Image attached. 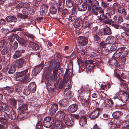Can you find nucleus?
Instances as JSON below:
<instances>
[{
    "mask_svg": "<svg viewBox=\"0 0 129 129\" xmlns=\"http://www.w3.org/2000/svg\"><path fill=\"white\" fill-rule=\"evenodd\" d=\"M68 73H67V72L65 73L63 77V80L61 84L59 86L60 88H63L64 90V94L67 97L68 99H70L73 95V94L71 92L67 91L68 89L70 88L71 87V80L69 78V76Z\"/></svg>",
    "mask_w": 129,
    "mask_h": 129,
    "instance_id": "1",
    "label": "nucleus"
},
{
    "mask_svg": "<svg viewBox=\"0 0 129 129\" xmlns=\"http://www.w3.org/2000/svg\"><path fill=\"white\" fill-rule=\"evenodd\" d=\"M28 69H26L21 72L17 73L16 74V80L24 82H29L31 80L29 78L30 75L26 74L28 72Z\"/></svg>",
    "mask_w": 129,
    "mask_h": 129,
    "instance_id": "2",
    "label": "nucleus"
},
{
    "mask_svg": "<svg viewBox=\"0 0 129 129\" xmlns=\"http://www.w3.org/2000/svg\"><path fill=\"white\" fill-rule=\"evenodd\" d=\"M129 98V95L126 93L122 92L119 94L118 93H116V95L114 97V99H118L120 100L123 103H126L128 100Z\"/></svg>",
    "mask_w": 129,
    "mask_h": 129,
    "instance_id": "3",
    "label": "nucleus"
},
{
    "mask_svg": "<svg viewBox=\"0 0 129 129\" xmlns=\"http://www.w3.org/2000/svg\"><path fill=\"white\" fill-rule=\"evenodd\" d=\"M9 118V114L3 111V107L0 106V122L1 123L6 124L8 121L6 119Z\"/></svg>",
    "mask_w": 129,
    "mask_h": 129,
    "instance_id": "4",
    "label": "nucleus"
},
{
    "mask_svg": "<svg viewBox=\"0 0 129 129\" xmlns=\"http://www.w3.org/2000/svg\"><path fill=\"white\" fill-rule=\"evenodd\" d=\"M25 62V59L22 58H21L15 60L14 61V64L16 68L20 69L23 67Z\"/></svg>",
    "mask_w": 129,
    "mask_h": 129,
    "instance_id": "5",
    "label": "nucleus"
},
{
    "mask_svg": "<svg viewBox=\"0 0 129 129\" xmlns=\"http://www.w3.org/2000/svg\"><path fill=\"white\" fill-rule=\"evenodd\" d=\"M54 123L53 120L52 118L50 117H47L44 119L43 125L44 126L47 128L50 127Z\"/></svg>",
    "mask_w": 129,
    "mask_h": 129,
    "instance_id": "6",
    "label": "nucleus"
},
{
    "mask_svg": "<svg viewBox=\"0 0 129 129\" xmlns=\"http://www.w3.org/2000/svg\"><path fill=\"white\" fill-rule=\"evenodd\" d=\"M0 90L5 96H7L9 95V94L13 93L14 89L12 87L6 86L3 88H0Z\"/></svg>",
    "mask_w": 129,
    "mask_h": 129,
    "instance_id": "7",
    "label": "nucleus"
},
{
    "mask_svg": "<svg viewBox=\"0 0 129 129\" xmlns=\"http://www.w3.org/2000/svg\"><path fill=\"white\" fill-rule=\"evenodd\" d=\"M44 62H42L40 64L36 66L33 72V73L35 74L34 75L35 76L39 73L41 70L43 68Z\"/></svg>",
    "mask_w": 129,
    "mask_h": 129,
    "instance_id": "8",
    "label": "nucleus"
},
{
    "mask_svg": "<svg viewBox=\"0 0 129 129\" xmlns=\"http://www.w3.org/2000/svg\"><path fill=\"white\" fill-rule=\"evenodd\" d=\"M78 40L79 44L83 46L86 45L88 42L87 39L83 37H78Z\"/></svg>",
    "mask_w": 129,
    "mask_h": 129,
    "instance_id": "9",
    "label": "nucleus"
},
{
    "mask_svg": "<svg viewBox=\"0 0 129 129\" xmlns=\"http://www.w3.org/2000/svg\"><path fill=\"white\" fill-rule=\"evenodd\" d=\"M99 111L98 108L94 110L90 114L89 117L91 119H94L97 117L99 115Z\"/></svg>",
    "mask_w": 129,
    "mask_h": 129,
    "instance_id": "10",
    "label": "nucleus"
},
{
    "mask_svg": "<svg viewBox=\"0 0 129 129\" xmlns=\"http://www.w3.org/2000/svg\"><path fill=\"white\" fill-rule=\"evenodd\" d=\"M78 106L75 104H72L69 106L68 109V112L70 113H73L76 112Z\"/></svg>",
    "mask_w": 129,
    "mask_h": 129,
    "instance_id": "11",
    "label": "nucleus"
},
{
    "mask_svg": "<svg viewBox=\"0 0 129 129\" xmlns=\"http://www.w3.org/2000/svg\"><path fill=\"white\" fill-rule=\"evenodd\" d=\"M40 10L41 14L44 15L47 13L48 10V7L45 5H43L41 7Z\"/></svg>",
    "mask_w": 129,
    "mask_h": 129,
    "instance_id": "12",
    "label": "nucleus"
},
{
    "mask_svg": "<svg viewBox=\"0 0 129 129\" xmlns=\"http://www.w3.org/2000/svg\"><path fill=\"white\" fill-rule=\"evenodd\" d=\"M30 6V5L29 3L25 2H23L18 4L16 7L17 8L19 9L22 8H28Z\"/></svg>",
    "mask_w": 129,
    "mask_h": 129,
    "instance_id": "13",
    "label": "nucleus"
},
{
    "mask_svg": "<svg viewBox=\"0 0 129 129\" xmlns=\"http://www.w3.org/2000/svg\"><path fill=\"white\" fill-rule=\"evenodd\" d=\"M66 114L64 112L61 111H59L56 114L55 117L58 119L59 120L60 119H62L64 118Z\"/></svg>",
    "mask_w": 129,
    "mask_h": 129,
    "instance_id": "14",
    "label": "nucleus"
},
{
    "mask_svg": "<svg viewBox=\"0 0 129 129\" xmlns=\"http://www.w3.org/2000/svg\"><path fill=\"white\" fill-rule=\"evenodd\" d=\"M65 0H58L57 2L55 3V4L58 8V10L61 11V8L64 7Z\"/></svg>",
    "mask_w": 129,
    "mask_h": 129,
    "instance_id": "15",
    "label": "nucleus"
},
{
    "mask_svg": "<svg viewBox=\"0 0 129 129\" xmlns=\"http://www.w3.org/2000/svg\"><path fill=\"white\" fill-rule=\"evenodd\" d=\"M58 105L55 104H54L51 106L49 110L51 114H53L55 113L56 111L58 110Z\"/></svg>",
    "mask_w": 129,
    "mask_h": 129,
    "instance_id": "16",
    "label": "nucleus"
},
{
    "mask_svg": "<svg viewBox=\"0 0 129 129\" xmlns=\"http://www.w3.org/2000/svg\"><path fill=\"white\" fill-rule=\"evenodd\" d=\"M8 103L14 108H15L17 105V101L14 99L11 98L8 99Z\"/></svg>",
    "mask_w": 129,
    "mask_h": 129,
    "instance_id": "17",
    "label": "nucleus"
},
{
    "mask_svg": "<svg viewBox=\"0 0 129 129\" xmlns=\"http://www.w3.org/2000/svg\"><path fill=\"white\" fill-rule=\"evenodd\" d=\"M5 19L8 22H16L17 20L16 17L12 16H8Z\"/></svg>",
    "mask_w": 129,
    "mask_h": 129,
    "instance_id": "18",
    "label": "nucleus"
},
{
    "mask_svg": "<svg viewBox=\"0 0 129 129\" xmlns=\"http://www.w3.org/2000/svg\"><path fill=\"white\" fill-rule=\"evenodd\" d=\"M113 19L116 23H119L123 21V19L121 17L118 15H115L113 17Z\"/></svg>",
    "mask_w": 129,
    "mask_h": 129,
    "instance_id": "19",
    "label": "nucleus"
},
{
    "mask_svg": "<svg viewBox=\"0 0 129 129\" xmlns=\"http://www.w3.org/2000/svg\"><path fill=\"white\" fill-rule=\"evenodd\" d=\"M79 124L80 125L83 126L86 124V118L84 116H81L79 120Z\"/></svg>",
    "mask_w": 129,
    "mask_h": 129,
    "instance_id": "20",
    "label": "nucleus"
},
{
    "mask_svg": "<svg viewBox=\"0 0 129 129\" xmlns=\"http://www.w3.org/2000/svg\"><path fill=\"white\" fill-rule=\"evenodd\" d=\"M36 87L35 83L34 82L30 83L28 86V89L31 90V92H34L36 90Z\"/></svg>",
    "mask_w": 129,
    "mask_h": 129,
    "instance_id": "21",
    "label": "nucleus"
},
{
    "mask_svg": "<svg viewBox=\"0 0 129 129\" xmlns=\"http://www.w3.org/2000/svg\"><path fill=\"white\" fill-rule=\"evenodd\" d=\"M104 34L107 35H110L111 33L110 29L108 27H105L102 29Z\"/></svg>",
    "mask_w": 129,
    "mask_h": 129,
    "instance_id": "22",
    "label": "nucleus"
},
{
    "mask_svg": "<svg viewBox=\"0 0 129 129\" xmlns=\"http://www.w3.org/2000/svg\"><path fill=\"white\" fill-rule=\"evenodd\" d=\"M9 118L7 119L10 118L13 120H15L17 117L16 112L13 110H12L11 111L10 116H9ZM6 119L7 120V119Z\"/></svg>",
    "mask_w": 129,
    "mask_h": 129,
    "instance_id": "23",
    "label": "nucleus"
},
{
    "mask_svg": "<svg viewBox=\"0 0 129 129\" xmlns=\"http://www.w3.org/2000/svg\"><path fill=\"white\" fill-rule=\"evenodd\" d=\"M29 44L31 47L34 50H37L39 48V45L36 43L30 42L29 43Z\"/></svg>",
    "mask_w": 129,
    "mask_h": 129,
    "instance_id": "24",
    "label": "nucleus"
},
{
    "mask_svg": "<svg viewBox=\"0 0 129 129\" xmlns=\"http://www.w3.org/2000/svg\"><path fill=\"white\" fill-rule=\"evenodd\" d=\"M86 6L84 5L80 4H78L77 6V9L79 11H83L87 9Z\"/></svg>",
    "mask_w": 129,
    "mask_h": 129,
    "instance_id": "25",
    "label": "nucleus"
},
{
    "mask_svg": "<svg viewBox=\"0 0 129 129\" xmlns=\"http://www.w3.org/2000/svg\"><path fill=\"white\" fill-rule=\"evenodd\" d=\"M117 7L119 13L123 15L124 16L126 15V12L124 8L120 6L119 7L118 6H117Z\"/></svg>",
    "mask_w": 129,
    "mask_h": 129,
    "instance_id": "26",
    "label": "nucleus"
},
{
    "mask_svg": "<svg viewBox=\"0 0 129 129\" xmlns=\"http://www.w3.org/2000/svg\"><path fill=\"white\" fill-rule=\"evenodd\" d=\"M58 103L60 106L64 107L67 106V101L66 99L61 100Z\"/></svg>",
    "mask_w": 129,
    "mask_h": 129,
    "instance_id": "27",
    "label": "nucleus"
},
{
    "mask_svg": "<svg viewBox=\"0 0 129 129\" xmlns=\"http://www.w3.org/2000/svg\"><path fill=\"white\" fill-rule=\"evenodd\" d=\"M125 48L124 47H122L121 48H119L117 50V52H118L121 55V53H124V51H125ZM123 54H124V56H126L127 54V53L126 52L125 53H123Z\"/></svg>",
    "mask_w": 129,
    "mask_h": 129,
    "instance_id": "28",
    "label": "nucleus"
},
{
    "mask_svg": "<svg viewBox=\"0 0 129 129\" xmlns=\"http://www.w3.org/2000/svg\"><path fill=\"white\" fill-rule=\"evenodd\" d=\"M121 112L120 111H116L114 112L112 114L113 117L115 119L118 118L121 115Z\"/></svg>",
    "mask_w": 129,
    "mask_h": 129,
    "instance_id": "29",
    "label": "nucleus"
},
{
    "mask_svg": "<svg viewBox=\"0 0 129 129\" xmlns=\"http://www.w3.org/2000/svg\"><path fill=\"white\" fill-rule=\"evenodd\" d=\"M58 71L57 69H54L53 71V74L52 76V78L53 81H55L57 79V74Z\"/></svg>",
    "mask_w": 129,
    "mask_h": 129,
    "instance_id": "30",
    "label": "nucleus"
},
{
    "mask_svg": "<svg viewBox=\"0 0 129 129\" xmlns=\"http://www.w3.org/2000/svg\"><path fill=\"white\" fill-rule=\"evenodd\" d=\"M62 122L60 121V120H58V121L55 122V126L57 128L59 129H61L62 127Z\"/></svg>",
    "mask_w": 129,
    "mask_h": 129,
    "instance_id": "31",
    "label": "nucleus"
},
{
    "mask_svg": "<svg viewBox=\"0 0 129 129\" xmlns=\"http://www.w3.org/2000/svg\"><path fill=\"white\" fill-rule=\"evenodd\" d=\"M122 129H129V121H126L123 123L122 126Z\"/></svg>",
    "mask_w": 129,
    "mask_h": 129,
    "instance_id": "32",
    "label": "nucleus"
},
{
    "mask_svg": "<svg viewBox=\"0 0 129 129\" xmlns=\"http://www.w3.org/2000/svg\"><path fill=\"white\" fill-rule=\"evenodd\" d=\"M21 54L20 51L19 50H17L15 51L12 57L13 58L15 59L19 58Z\"/></svg>",
    "mask_w": 129,
    "mask_h": 129,
    "instance_id": "33",
    "label": "nucleus"
},
{
    "mask_svg": "<svg viewBox=\"0 0 129 129\" xmlns=\"http://www.w3.org/2000/svg\"><path fill=\"white\" fill-rule=\"evenodd\" d=\"M80 101L81 104L84 106H86L89 105V102L87 100H86L85 99L83 98L80 100Z\"/></svg>",
    "mask_w": 129,
    "mask_h": 129,
    "instance_id": "34",
    "label": "nucleus"
},
{
    "mask_svg": "<svg viewBox=\"0 0 129 129\" xmlns=\"http://www.w3.org/2000/svg\"><path fill=\"white\" fill-rule=\"evenodd\" d=\"M94 9L97 12H99V13L101 14L104 13V10L100 6H95Z\"/></svg>",
    "mask_w": 129,
    "mask_h": 129,
    "instance_id": "35",
    "label": "nucleus"
},
{
    "mask_svg": "<svg viewBox=\"0 0 129 129\" xmlns=\"http://www.w3.org/2000/svg\"><path fill=\"white\" fill-rule=\"evenodd\" d=\"M106 11L111 15L114 14L115 11L114 9L112 7H108L106 9Z\"/></svg>",
    "mask_w": 129,
    "mask_h": 129,
    "instance_id": "36",
    "label": "nucleus"
},
{
    "mask_svg": "<svg viewBox=\"0 0 129 129\" xmlns=\"http://www.w3.org/2000/svg\"><path fill=\"white\" fill-rule=\"evenodd\" d=\"M16 67L13 64L12 65L10 68V69L8 71V73L9 74H12L14 73L15 71Z\"/></svg>",
    "mask_w": 129,
    "mask_h": 129,
    "instance_id": "37",
    "label": "nucleus"
},
{
    "mask_svg": "<svg viewBox=\"0 0 129 129\" xmlns=\"http://www.w3.org/2000/svg\"><path fill=\"white\" fill-rule=\"evenodd\" d=\"M49 11L51 14H54L56 13L57 9L55 7L53 6H51L50 8Z\"/></svg>",
    "mask_w": 129,
    "mask_h": 129,
    "instance_id": "38",
    "label": "nucleus"
},
{
    "mask_svg": "<svg viewBox=\"0 0 129 129\" xmlns=\"http://www.w3.org/2000/svg\"><path fill=\"white\" fill-rule=\"evenodd\" d=\"M107 103V106L109 107H112L113 105V102L111 100L109 99H107L105 101Z\"/></svg>",
    "mask_w": 129,
    "mask_h": 129,
    "instance_id": "39",
    "label": "nucleus"
},
{
    "mask_svg": "<svg viewBox=\"0 0 129 129\" xmlns=\"http://www.w3.org/2000/svg\"><path fill=\"white\" fill-rule=\"evenodd\" d=\"M27 105L26 104H24L20 106L19 107V110L21 111H23L25 110H26L27 109Z\"/></svg>",
    "mask_w": 129,
    "mask_h": 129,
    "instance_id": "40",
    "label": "nucleus"
},
{
    "mask_svg": "<svg viewBox=\"0 0 129 129\" xmlns=\"http://www.w3.org/2000/svg\"><path fill=\"white\" fill-rule=\"evenodd\" d=\"M30 92H31V90L28 89V88L24 89L23 93L24 95H29Z\"/></svg>",
    "mask_w": 129,
    "mask_h": 129,
    "instance_id": "41",
    "label": "nucleus"
},
{
    "mask_svg": "<svg viewBox=\"0 0 129 129\" xmlns=\"http://www.w3.org/2000/svg\"><path fill=\"white\" fill-rule=\"evenodd\" d=\"M25 8V9H23L22 10V13L23 14L28 13L31 10V9L29 8V7Z\"/></svg>",
    "mask_w": 129,
    "mask_h": 129,
    "instance_id": "42",
    "label": "nucleus"
},
{
    "mask_svg": "<svg viewBox=\"0 0 129 129\" xmlns=\"http://www.w3.org/2000/svg\"><path fill=\"white\" fill-rule=\"evenodd\" d=\"M121 55L118 52H117L116 51L114 53L112 56V58L114 59L117 58H119Z\"/></svg>",
    "mask_w": 129,
    "mask_h": 129,
    "instance_id": "43",
    "label": "nucleus"
},
{
    "mask_svg": "<svg viewBox=\"0 0 129 129\" xmlns=\"http://www.w3.org/2000/svg\"><path fill=\"white\" fill-rule=\"evenodd\" d=\"M99 19L100 21H102L105 19H107L105 15L103 14L100 15V17H99Z\"/></svg>",
    "mask_w": 129,
    "mask_h": 129,
    "instance_id": "44",
    "label": "nucleus"
},
{
    "mask_svg": "<svg viewBox=\"0 0 129 129\" xmlns=\"http://www.w3.org/2000/svg\"><path fill=\"white\" fill-rule=\"evenodd\" d=\"M36 128V129H42V124L41 121H39L37 123Z\"/></svg>",
    "mask_w": 129,
    "mask_h": 129,
    "instance_id": "45",
    "label": "nucleus"
},
{
    "mask_svg": "<svg viewBox=\"0 0 129 129\" xmlns=\"http://www.w3.org/2000/svg\"><path fill=\"white\" fill-rule=\"evenodd\" d=\"M65 123L67 125L70 126H72L74 124L73 120L71 119L70 120H69L68 121L66 120L65 121Z\"/></svg>",
    "mask_w": 129,
    "mask_h": 129,
    "instance_id": "46",
    "label": "nucleus"
},
{
    "mask_svg": "<svg viewBox=\"0 0 129 129\" xmlns=\"http://www.w3.org/2000/svg\"><path fill=\"white\" fill-rule=\"evenodd\" d=\"M66 4L67 7L69 8L72 7L73 6L72 3L70 0H66Z\"/></svg>",
    "mask_w": 129,
    "mask_h": 129,
    "instance_id": "47",
    "label": "nucleus"
},
{
    "mask_svg": "<svg viewBox=\"0 0 129 129\" xmlns=\"http://www.w3.org/2000/svg\"><path fill=\"white\" fill-rule=\"evenodd\" d=\"M50 64L49 65V67L48 69L49 70H51L53 68L54 65L55 64V62L54 61L52 60L50 61Z\"/></svg>",
    "mask_w": 129,
    "mask_h": 129,
    "instance_id": "48",
    "label": "nucleus"
},
{
    "mask_svg": "<svg viewBox=\"0 0 129 129\" xmlns=\"http://www.w3.org/2000/svg\"><path fill=\"white\" fill-rule=\"evenodd\" d=\"M2 32L5 35H6L9 32V30L7 28H3L1 29Z\"/></svg>",
    "mask_w": 129,
    "mask_h": 129,
    "instance_id": "49",
    "label": "nucleus"
},
{
    "mask_svg": "<svg viewBox=\"0 0 129 129\" xmlns=\"http://www.w3.org/2000/svg\"><path fill=\"white\" fill-rule=\"evenodd\" d=\"M18 17L20 18H25L27 17V16L26 15H23L21 14L18 13L17 14Z\"/></svg>",
    "mask_w": 129,
    "mask_h": 129,
    "instance_id": "50",
    "label": "nucleus"
},
{
    "mask_svg": "<svg viewBox=\"0 0 129 129\" xmlns=\"http://www.w3.org/2000/svg\"><path fill=\"white\" fill-rule=\"evenodd\" d=\"M80 24V21L76 20L75 21V22L74 24V26L75 28H77L79 27Z\"/></svg>",
    "mask_w": 129,
    "mask_h": 129,
    "instance_id": "51",
    "label": "nucleus"
},
{
    "mask_svg": "<svg viewBox=\"0 0 129 129\" xmlns=\"http://www.w3.org/2000/svg\"><path fill=\"white\" fill-rule=\"evenodd\" d=\"M3 110L5 111L9 112L10 110L9 106L7 105H5L3 107Z\"/></svg>",
    "mask_w": 129,
    "mask_h": 129,
    "instance_id": "52",
    "label": "nucleus"
},
{
    "mask_svg": "<svg viewBox=\"0 0 129 129\" xmlns=\"http://www.w3.org/2000/svg\"><path fill=\"white\" fill-rule=\"evenodd\" d=\"M63 8H61V10L60 11L58 10L59 12H62V13L63 15H64L65 14H67L68 12V10L66 9H63Z\"/></svg>",
    "mask_w": 129,
    "mask_h": 129,
    "instance_id": "53",
    "label": "nucleus"
},
{
    "mask_svg": "<svg viewBox=\"0 0 129 129\" xmlns=\"http://www.w3.org/2000/svg\"><path fill=\"white\" fill-rule=\"evenodd\" d=\"M15 38V35L13 34H12L8 37L9 39L11 41H13Z\"/></svg>",
    "mask_w": 129,
    "mask_h": 129,
    "instance_id": "54",
    "label": "nucleus"
},
{
    "mask_svg": "<svg viewBox=\"0 0 129 129\" xmlns=\"http://www.w3.org/2000/svg\"><path fill=\"white\" fill-rule=\"evenodd\" d=\"M25 116L23 113H21L18 115L17 118L20 119H22Z\"/></svg>",
    "mask_w": 129,
    "mask_h": 129,
    "instance_id": "55",
    "label": "nucleus"
},
{
    "mask_svg": "<svg viewBox=\"0 0 129 129\" xmlns=\"http://www.w3.org/2000/svg\"><path fill=\"white\" fill-rule=\"evenodd\" d=\"M100 39L99 37L96 34H94L93 35V40L95 41H98Z\"/></svg>",
    "mask_w": 129,
    "mask_h": 129,
    "instance_id": "56",
    "label": "nucleus"
},
{
    "mask_svg": "<svg viewBox=\"0 0 129 129\" xmlns=\"http://www.w3.org/2000/svg\"><path fill=\"white\" fill-rule=\"evenodd\" d=\"M99 3L98 1L96 0H93L92 1V6H97L99 5Z\"/></svg>",
    "mask_w": 129,
    "mask_h": 129,
    "instance_id": "57",
    "label": "nucleus"
},
{
    "mask_svg": "<svg viewBox=\"0 0 129 129\" xmlns=\"http://www.w3.org/2000/svg\"><path fill=\"white\" fill-rule=\"evenodd\" d=\"M71 117L72 118H75L78 119L79 118V116L78 115H75L74 114H72L71 115Z\"/></svg>",
    "mask_w": 129,
    "mask_h": 129,
    "instance_id": "58",
    "label": "nucleus"
},
{
    "mask_svg": "<svg viewBox=\"0 0 129 129\" xmlns=\"http://www.w3.org/2000/svg\"><path fill=\"white\" fill-rule=\"evenodd\" d=\"M22 88L19 86H16L15 87V91L19 92L21 91Z\"/></svg>",
    "mask_w": 129,
    "mask_h": 129,
    "instance_id": "59",
    "label": "nucleus"
},
{
    "mask_svg": "<svg viewBox=\"0 0 129 129\" xmlns=\"http://www.w3.org/2000/svg\"><path fill=\"white\" fill-rule=\"evenodd\" d=\"M78 52L79 55H81L82 56H83L85 54V51L84 50L81 49V50H79Z\"/></svg>",
    "mask_w": 129,
    "mask_h": 129,
    "instance_id": "60",
    "label": "nucleus"
},
{
    "mask_svg": "<svg viewBox=\"0 0 129 129\" xmlns=\"http://www.w3.org/2000/svg\"><path fill=\"white\" fill-rule=\"evenodd\" d=\"M117 49L116 45L115 44H113L111 47V49L112 51L115 50Z\"/></svg>",
    "mask_w": 129,
    "mask_h": 129,
    "instance_id": "61",
    "label": "nucleus"
},
{
    "mask_svg": "<svg viewBox=\"0 0 129 129\" xmlns=\"http://www.w3.org/2000/svg\"><path fill=\"white\" fill-rule=\"evenodd\" d=\"M17 41L22 44H24L25 42V41L21 38Z\"/></svg>",
    "mask_w": 129,
    "mask_h": 129,
    "instance_id": "62",
    "label": "nucleus"
},
{
    "mask_svg": "<svg viewBox=\"0 0 129 129\" xmlns=\"http://www.w3.org/2000/svg\"><path fill=\"white\" fill-rule=\"evenodd\" d=\"M92 13L93 14L96 16L98 15V12H96L94 8L92 9Z\"/></svg>",
    "mask_w": 129,
    "mask_h": 129,
    "instance_id": "63",
    "label": "nucleus"
},
{
    "mask_svg": "<svg viewBox=\"0 0 129 129\" xmlns=\"http://www.w3.org/2000/svg\"><path fill=\"white\" fill-rule=\"evenodd\" d=\"M75 17L73 16H70L69 18V21H74L75 20Z\"/></svg>",
    "mask_w": 129,
    "mask_h": 129,
    "instance_id": "64",
    "label": "nucleus"
}]
</instances>
